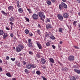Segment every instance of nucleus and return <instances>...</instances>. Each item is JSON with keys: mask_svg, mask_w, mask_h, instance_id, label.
Listing matches in <instances>:
<instances>
[{"mask_svg": "<svg viewBox=\"0 0 80 80\" xmlns=\"http://www.w3.org/2000/svg\"><path fill=\"white\" fill-rule=\"evenodd\" d=\"M61 4H60L59 6V10H61L63 8V7L64 8H67V6L65 3L63 2H61Z\"/></svg>", "mask_w": 80, "mask_h": 80, "instance_id": "1", "label": "nucleus"}, {"mask_svg": "<svg viewBox=\"0 0 80 80\" xmlns=\"http://www.w3.org/2000/svg\"><path fill=\"white\" fill-rule=\"evenodd\" d=\"M38 15L39 17H40L41 20H42L43 22H44V19L45 18V16L44 15V13L42 12H40L39 13ZM43 18L44 19H43Z\"/></svg>", "mask_w": 80, "mask_h": 80, "instance_id": "2", "label": "nucleus"}, {"mask_svg": "<svg viewBox=\"0 0 80 80\" xmlns=\"http://www.w3.org/2000/svg\"><path fill=\"white\" fill-rule=\"evenodd\" d=\"M68 60L69 61H74L75 60V58H74V56L70 55L68 57Z\"/></svg>", "mask_w": 80, "mask_h": 80, "instance_id": "3", "label": "nucleus"}, {"mask_svg": "<svg viewBox=\"0 0 80 80\" xmlns=\"http://www.w3.org/2000/svg\"><path fill=\"white\" fill-rule=\"evenodd\" d=\"M28 46L30 48H32V47H33L31 39H29L28 40Z\"/></svg>", "mask_w": 80, "mask_h": 80, "instance_id": "4", "label": "nucleus"}, {"mask_svg": "<svg viewBox=\"0 0 80 80\" xmlns=\"http://www.w3.org/2000/svg\"><path fill=\"white\" fill-rule=\"evenodd\" d=\"M32 18L34 20H37L38 18V15L37 14L34 13L32 15Z\"/></svg>", "mask_w": 80, "mask_h": 80, "instance_id": "5", "label": "nucleus"}, {"mask_svg": "<svg viewBox=\"0 0 80 80\" xmlns=\"http://www.w3.org/2000/svg\"><path fill=\"white\" fill-rule=\"evenodd\" d=\"M57 17L58 19H59L60 20L62 21V20L63 19V16L61 14H59L57 15Z\"/></svg>", "mask_w": 80, "mask_h": 80, "instance_id": "6", "label": "nucleus"}, {"mask_svg": "<svg viewBox=\"0 0 80 80\" xmlns=\"http://www.w3.org/2000/svg\"><path fill=\"white\" fill-rule=\"evenodd\" d=\"M62 15L63 17H64V18H67L68 17V16H69L68 14L66 13H64L62 14Z\"/></svg>", "mask_w": 80, "mask_h": 80, "instance_id": "7", "label": "nucleus"}, {"mask_svg": "<svg viewBox=\"0 0 80 80\" xmlns=\"http://www.w3.org/2000/svg\"><path fill=\"white\" fill-rule=\"evenodd\" d=\"M36 44L39 49H42V45L39 42H36Z\"/></svg>", "mask_w": 80, "mask_h": 80, "instance_id": "8", "label": "nucleus"}, {"mask_svg": "<svg viewBox=\"0 0 80 80\" xmlns=\"http://www.w3.org/2000/svg\"><path fill=\"white\" fill-rule=\"evenodd\" d=\"M26 68L28 69H31L32 68V65L30 64H28L26 66Z\"/></svg>", "mask_w": 80, "mask_h": 80, "instance_id": "9", "label": "nucleus"}, {"mask_svg": "<svg viewBox=\"0 0 80 80\" xmlns=\"http://www.w3.org/2000/svg\"><path fill=\"white\" fill-rule=\"evenodd\" d=\"M49 37L52 40H55V38L52 35V34H50L49 36Z\"/></svg>", "mask_w": 80, "mask_h": 80, "instance_id": "10", "label": "nucleus"}, {"mask_svg": "<svg viewBox=\"0 0 80 80\" xmlns=\"http://www.w3.org/2000/svg\"><path fill=\"white\" fill-rule=\"evenodd\" d=\"M16 51L17 52H20L22 51V50L19 47H18L16 48Z\"/></svg>", "mask_w": 80, "mask_h": 80, "instance_id": "11", "label": "nucleus"}, {"mask_svg": "<svg viewBox=\"0 0 80 80\" xmlns=\"http://www.w3.org/2000/svg\"><path fill=\"white\" fill-rule=\"evenodd\" d=\"M18 46L21 50L24 48V47H23V46L22 44L19 45Z\"/></svg>", "mask_w": 80, "mask_h": 80, "instance_id": "12", "label": "nucleus"}, {"mask_svg": "<svg viewBox=\"0 0 80 80\" xmlns=\"http://www.w3.org/2000/svg\"><path fill=\"white\" fill-rule=\"evenodd\" d=\"M41 62L42 64H44L45 63V60L44 58H41Z\"/></svg>", "mask_w": 80, "mask_h": 80, "instance_id": "13", "label": "nucleus"}, {"mask_svg": "<svg viewBox=\"0 0 80 80\" xmlns=\"http://www.w3.org/2000/svg\"><path fill=\"white\" fill-rule=\"evenodd\" d=\"M46 28H52V26L50 24H47L46 25Z\"/></svg>", "mask_w": 80, "mask_h": 80, "instance_id": "14", "label": "nucleus"}, {"mask_svg": "<svg viewBox=\"0 0 80 80\" xmlns=\"http://www.w3.org/2000/svg\"><path fill=\"white\" fill-rule=\"evenodd\" d=\"M70 80H76V78L74 77L71 76L69 77Z\"/></svg>", "mask_w": 80, "mask_h": 80, "instance_id": "15", "label": "nucleus"}, {"mask_svg": "<svg viewBox=\"0 0 80 80\" xmlns=\"http://www.w3.org/2000/svg\"><path fill=\"white\" fill-rule=\"evenodd\" d=\"M9 21L11 22H14L15 21V19H14V18L13 17H11L9 19Z\"/></svg>", "mask_w": 80, "mask_h": 80, "instance_id": "16", "label": "nucleus"}, {"mask_svg": "<svg viewBox=\"0 0 80 80\" xmlns=\"http://www.w3.org/2000/svg\"><path fill=\"white\" fill-rule=\"evenodd\" d=\"M16 3L17 4V7L18 8L20 7V4H19V1H18V0L16 1Z\"/></svg>", "mask_w": 80, "mask_h": 80, "instance_id": "17", "label": "nucleus"}, {"mask_svg": "<svg viewBox=\"0 0 80 80\" xmlns=\"http://www.w3.org/2000/svg\"><path fill=\"white\" fill-rule=\"evenodd\" d=\"M4 33L3 31L2 30H0V35H3Z\"/></svg>", "mask_w": 80, "mask_h": 80, "instance_id": "18", "label": "nucleus"}, {"mask_svg": "<svg viewBox=\"0 0 80 80\" xmlns=\"http://www.w3.org/2000/svg\"><path fill=\"white\" fill-rule=\"evenodd\" d=\"M47 3L48 5H50L51 4H52V3L51 2V1H50L49 0H48L47 1Z\"/></svg>", "mask_w": 80, "mask_h": 80, "instance_id": "19", "label": "nucleus"}, {"mask_svg": "<svg viewBox=\"0 0 80 80\" xmlns=\"http://www.w3.org/2000/svg\"><path fill=\"white\" fill-rule=\"evenodd\" d=\"M74 71L75 72H76V73H80V70H78L76 69H74Z\"/></svg>", "mask_w": 80, "mask_h": 80, "instance_id": "20", "label": "nucleus"}, {"mask_svg": "<svg viewBox=\"0 0 80 80\" xmlns=\"http://www.w3.org/2000/svg\"><path fill=\"white\" fill-rule=\"evenodd\" d=\"M8 36V35H7V33H4V35H3V38H5Z\"/></svg>", "mask_w": 80, "mask_h": 80, "instance_id": "21", "label": "nucleus"}, {"mask_svg": "<svg viewBox=\"0 0 80 80\" xmlns=\"http://www.w3.org/2000/svg\"><path fill=\"white\" fill-rule=\"evenodd\" d=\"M49 60L51 63H54V60L52 58H50Z\"/></svg>", "mask_w": 80, "mask_h": 80, "instance_id": "22", "label": "nucleus"}, {"mask_svg": "<svg viewBox=\"0 0 80 80\" xmlns=\"http://www.w3.org/2000/svg\"><path fill=\"white\" fill-rule=\"evenodd\" d=\"M8 9L9 10H13V6H9L8 7Z\"/></svg>", "mask_w": 80, "mask_h": 80, "instance_id": "23", "label": "nucleus"}, {"mask_svg": "<svg viewBox=\"0 0 80 80\" xmlns=\"http://www.w3.org/2000/svg\"><path fill=\"white\" fill-rule=\"evenodd\" d=\"M18 11H19V13H22L23 12V9L22 8H19L18 9Z\"/></svg>", "mask_w": 80, "mask_h": 80, "instance_id": "24", "label": "nucleus"}, {"mask_svg": "<svg viewBox=\"0 0 80 80\" xmlns=\"http://www.w3.org/2000/svg\"><path fill=\"white\" fill-rule=\"evenodd\" d=\"M6 75H7L8 77H12V76L10 73H6Z\"/></svg>", "mask_w": 80, "mask_h": 80, "instance_id": "25", "label": "nucleus"}, {"mask_svg": "<svg viewBox=\"0 0 80 80\" xmlns=\"http://www.w3.org/2000/svg\"><path fill=\"white\" fill-rule=\"evenodd\" d=\"M1 12L2 14H4V15H7V13L5 12H4V11H2Z\"/></svg>", "mask_w": 80, "mask_h": 80, "instance_id": "26", "label": "nucleus"}, {"mask_svg": "<svg viewBox=\"0 0 80 80\" xmlns=\"http://www.w3.org/2000/svg\"><path fill=\"white\" fill-rule=\"evenodd\" d=\"M25 32V33H26V34H28L29 33V31H28V29L26 30Z\"/></svg>", "mask_w": 80, "mask_h": 80, "instance_id": "27", "label": "nucleus"}, {"mask_svg": "<svg viewBox=\"0 0 80 80\" xmlns=\"http://www.w3.org/2000/svg\"><path fill=\"white\" fill-rule=\"evenodd\" d=\"M32 68H36V66L34 64H32L31 65Z\"/></svg>", "mask_w": 80, "mask_h": 80, "instance_id": "28", "label": "nucleus"}, {"mask_svg": "<svg viewBox=\"0 0 80 80\" xmlns=\"http://www.w3.org/2000/svg\"><path fill=\"white\" fill-rule=\"evenodd\" d=\"M27 10L29 12V13H32V10L31 9H28Z\"/></svg>", "mask_w": 80, "mask_h": 80, "instance_id": "29", "label": "nucleus"}, {"mask_svg": "<svg viewBox=\"0 0 80 80\" xmlns=\"http://www.w3.org/2000/svg\"><path fill=\"white\" fill-rule=\"evenodd\" d=\"M25 20L27 21V22H29V19H28L27 18H26L25 17H24Z\"/></svg>", "mask_w": 80, "mask_h": 80, "instance_id": "30", "label": "nucleus"}, {"mask_svg": "<svg viewBox=\"0 0 80 80\" xmlns=\"http://www.w3.org/2000/svg\"><path fill=\"white\" fill-rule=\"evenodd\" d=\"M59 32H62V28H60L59 29Z\"/></svg>", "mask_w": 80, "mask_h": 80, "instance_id": "31", "label": "nucleus"}, {"mask_svg": "<svg viewBox=\"0 0 80 80\" xmlns=\"http://www.w3.org/2000/svg\"><path fill=\"white\" fill-rule=\"evenodd\" d=\"M51 34H50V33H48L47 34H46L45 35L46 37H48V36H50V35Z\"/></svg>", "mask_w": 80, "mask_h": 80, "instance_id": "32", "label": "nucleus"}, {"mask_svg": "<svg viewBox=\"0 0 80 80\" xmlns=\"http://www.w3.org/2000/svg\"><path fill=\"white\" fill-rule=\"evenodd\" d=\"M50 43H49V42H48L46 43V45L47 46H50Z\"/></svg>", "mask_w": 80, "mask_h": 80, "instance_id": "33", "label": "nucleus"}, {"mask_svg": "<svg viewBox=\"0 0 80 80\" xmlns=\"http://www.w3.org/2000/svg\"><path fill=\"white\" fill-rule=\"evenodd\" d=\"M24 71L25 72V73H28V70L27 69H25Z\"/></svg>", "mask_w": 80, "mask_h": 80, "instance_id": "34", "label": "nucleus"}, {"mask_svg": "<svg viewBox=\"0 0 80 80\" xmlns=\"http://www.w3.org/2000/svg\"><path fill=\"white\" fill-rule=\"evenodd\" d=\"M36 73H37L38 75H40V71H38L36 72Z\"/></svg>", "mask_w": 80, "mask_h": 80, "instance_id": "35", "label": "nucleus"}, {"mask_svg": "<svg viewBox=\"0 0 80 80\" xmlns=\"http://www.w3.org/2000/svg\"><path fill=\"white\" fill-rule=\"evenodd\" d=\"M36 56H37V57H38V58H40V55L38 54H37L36 55Z\"/></svg>", "mask_w": 80, "mask_h": 80, "instance_id": "36", "label": "nucleus"}, {"mask_svg": "<svg viewBox=\"0 0 80 80\" xmlns=\"http://www.w3.org/2000/svg\"><path fill=\"white\" fill-rule=\"evenodd\" d=\"M74 47L76 49L78 50V49H79V48H78V47L76 46H74Z\"/></svg>", "mask_w": 80, "mask_h": 80, "instance_id": "37", "label": "nucleus"}, {"mask_svg": "<svg viewBox=\"0 0 80 80\" xmlns=\"http://www.w3.org/2000/svg\"><path fill=\"white\" fill-rule=\"evenodd\" d=\"M37 32L38 33V34H39V35H40V30H38Z\"/></svg>", "mask_w": 80, "mask_h": 80, "instance_id": "38", "label": "nucleus"}, {"mask_svg": "<svg viewBox=\"0 0 80 80\" xmlns=\"http://www.w3.org/2000/svg\"><path fill=\"white\" fill-rule=\"evenodd\" d=\"M11 60H12V61H15V58H11Z\"/></svg>", "mask_w": 80, "mask_h": 80, "instance_id": "39", "label": "nucleus"}, {"mask_svg": "<svg viewBox=\"0 0 80 80\" xmlns=\"http://www.w3.org/2000/svg\"><path fill=\"white\" fill-rule=\"evenodd\" d=\"M42 78L43 80H47V79L45 78L44 77L42 76Z\"/></svg>", "mask_w": 80, "mask_h": 80, "instance_id": "40", "label": "nucleus"}, {"mask_svg": "<svg viewBox=\"0 0 80 80\" xmlns=\"http://www.w3.org/2000/svg\"><path fill=\"white\" fill-rule=\"evenodd\" d=\"M9 24H10V25H12H12H13V23L12 22H10Z\"/></svg>", "mask_w": 80, "mask_h": 80, "instance_id": "41", "label": "nucleus"}, {"mask_svg": "<svg viewBox=\"0 0 80 80\" xmlns=\"http://www.w3.org/2000/svg\"><path fill=\"white\" fill-rule=\"evenodd\" d=\"M30 36H33V34L32 33L30 32L29 33Z\"/></svg>", "mask_w": 80, "mask_h": 80, "instance_id": "42", "label": "nucleus"}, {"mask_svg": "<svg viewBox=\"0 0 80 80\" xmlns=\"http://www.w3.org/2000/svg\"><path fill=\"white\" fill-rule=\"evenodd\" d=\"M76 23L77 21H74L73 22V25H75V24H76Z\"/></svg>", "mask_w": 80, "mask_h": 80, "instance_id": "43", "label": "nucleus"}, {"mask_svg": "<svg viewBox=\"0 0 80 80\" xmlns=\"http://www.w3.org/2000/svg\"><path fill=\"white\" fill-rule=\"evenodd\" d=\"M58 47L60 50H62V48L61 47V46H58Z\"/></svg>", "mask_w": 80, "mask_h": 80, "instance_id": "44", "label": "nucleus"}, {"mask_svg": "<svg viewBox=\"0 0 80 80\" xmlns=\"http://www.w3.org/2000/svg\"><path fill=\"white\" fill-rule=\"evenodd\" d=\"M29 54L30 55H32V54H33V53L32 52L30 51L29 52Z\"/></svg>", "mask_w": 80, "mask_h": 80, "instance_id": "45", "label": "nucleus"}, {"mask_svg": "<svg viewBox=\"0 0 80 80\" xmlns=\"http://www.w3.org/2000/svg\"><path fill=\"white\" fill-rule=\"evenodd\" d=\"M52 48H53V49H55V46H54V45H52Z\"/></svg>", "mask_w": 80, "mask_h": 80, "instance_id": "46", "label": "nucleus"}, {"mask_svg": "<svg viewBox=\"0 0 80 80\" xmlns=\"http://www.w3.org/2000/svg\"><path fill=\"white\" fill-rule=\"evenodd\" d=\"M17 65L18 67H20V63H17Z\"/></svg>", "mask_w": 80, "mask_h": 80, "instance_id": "47", "label": "nucleus"}, {"mask_svg": "<svg viewBox=\"0 0 80 80\" xmlns=\"http://www.w3.org/2000/svg\"><path fill=\"white\" fill-rule=\"evenodd\" d=\"M6 58L7 60L9 59V57L8 56H7Z\"/></svg>", "mask_w": 80, "mask_h": 80, "instance_id": "48", "label": "nucleus"}, {"mask_svg": "<svg viewBox=\"0 0 80 80\" xmlns=\"http://www.w3.org/2000/svg\"><path fill=\"white\" fill-rule=\"evenodd\" d=\"M23 65H25V64H26V62H25V61H23Z\"/></svg>", "mask_w": 80, "mask_h": 80, "instance_id": "49", "label": "nucleus"}, {"mask_svg": "<svg viewBox=\"0 0 80 80\" xmlns=\"http://www.w3.org/2000/svg\"><path fill=\"white\" fill-rule=\"evenodd\" d=\"M10 36L11 37H13V34H11L10 35Z\"/></svg>", "mask_w": 80, "mask_h": 80, "instance_id": "50", "label": "nucleus"}, {"mask_svg": "<svg viewBox=\"0 0 80 80\" xmlns=\"http://www.w3.org/2000/svg\"><path fill=\"white\" fill-rule=\"evenodd\" d=\"M0 71H1V72H2V67H0Z\"/></svg>", "mask_w": 80, "mask_h": 80, "instance_id": "51", "label": "nucleus"}, {"mask_svg": "<svg viewBox=\"0 0 80 80\" xmlns=\"http://www.w3.org/2000/svg\"><path fill=\"white\" fill-rule=\"evenodd\" d=\"M55 0H51L52 2H53V3H54V2H55Z\"/></svg>", "mask_w": 80, "mask_h": 80, "instance_id": "52", "label": "nucleus"}, {"mask_svg": "<svg viewBox=\"0 0 80 80\" xmlns=\"http://www.w3.org/2000/svg\"><path fill=\"white\" fill-rule=\"evenodd\" d=\"M77 68V66H76V65H74L73 66V68Z\"/></svg>", "mask_w": 80, "mask_h": 80, "instance_id": "53", "label": "nucleus"}, {"mask_svg": "<svg viewBox=\"0 0 80 80\" xmlns=\"http://www.w3.org/2000/svg\"><path fill=\"white\" fill-rule=\"evenodd\" d=\"M6 30H9L10 29H9V28H6Z\"/></svg>", "mask_w": 80, "mask_h": 80, "instance_id": "54", "label": "nucleus"}, {"mask_svg": "<svg viewBox=\"0 0 80 80\" xmlns=\"http://www.w3.org/2000/svg\"><path fill=\"white\" fill-rule=\"evenodd\" d=\"M77 2L80 3V0H77Z\"/></svg>", "mask_w": 80, "mask_h": 80, "instance_id": "55", "label": "nucleus"}, {"mask_svg": "<svg viewBox=\"0 0 80 80\" xmlns=\"http://www.w3.org/2000/svg\"><path fill=\"white\" fill-rule=\"evenodd\" d=\"M0 63H2V61L0 59Z\"/></svg>", "mask_w": 80, "mask_h": 80, "instance_id": "56", "label": "nucleus"}, {"mask_svg": "<svg viewBox=\"0 0 80 80\" xmlns=\"http://www.w3.org/2000/svg\"><path fill=\"white\" fill-rule=\"evenodd\" d=\"M63 43V42L62 41L60 42L59 43L60 44H62V43Z\"/></svg>", "mask_w": 80, "mask_h": 80, "instance_id": "57", "label": "nucleus"}, {"mask_svg": "<svg viewBox=\"0 0 80 80\" xmlns=\"http://www.w3.org/2000/svg\"><path fill=\"white\" fill-rule=\"evenodd\" d=\"M47 22H50V20L48 19H47Z\"/></svg>", "mask_w": 80, "mask_h": 80, "instance_id": "58", "label": "nucleus"}, {"mask_svg": "<svg viewBox=\"0 0 80 80\" xmlns=\"http://www.w3.org/2000/svg\"><path fill=\"white\" fill-rule=\"evenodd\" d=\"M12 80H16V78H13L12 79Z\"/></svg>", "mask_w": 80, "mask_h": 80, "instance_id": "59", "label": "nucleus"}, {"mask_svg": "<svg viewBox=\"0 0 80 80\" xmlns=\"http://www.w3.org/2000/svg\"><path fill=\"white\" fill-rule=\"evenodd\" d=\"M19 55L20 56H21L23 55V54H22L21 53H19Z\"/></svg>", "mask_w": 80, "mask_h": 80, "instance_id": "60", "label": "nucleus"}, {"mask_svg": "<svg viewBox=\"0 0 80 80\" xmlns=\"http://www.w3.org/2000/svg\"><path fill=\"white\" fill-rule=\"evenodd\" d=\"M62 1L64 2H66V0H62Z\"/></svg>", "mask_w": 80, "mask_h": 80, "instance_id": "61", "label": "nucleus"}, {"mask_svg": "<svg viewBox=\"0 0 80 80\" xmlns=\"http://www.w3.org/2000/svg\"><path fill=\"white\" fill-rule=\"evenodd\" d=\"M38 27H40V24H38Z\"/></svg>", "mask_w": 80, "mask_h": 80, "instance_id": "62", "label": "nucleus"}, {"mask_svg": "<svg viewBox=\"0 0 80 80\" xmlns=\"http://www.w3.org/2000/svg\"><path fill=\"white\" fill-rule=\"evenodd\" d=\"M51 67H52V66H53V64L51 63Z\"/></svg>", "mask_w": 80, "mask_h": 80, "instance_id": "63", "label": "nucleus"}, {"mask_svg": "<svg viewBox=\"0 0 80 80\" xmlns=\"http://www.w3.org/2000/svg\"><path fill=\"white\" fill-rule=\"evenodd\" d=\"M14 40H15L16 39V37H14Z\"/></svg>", "mask_w": 80, "mask_h": 80, "instance_id": "64", "label": "nucleus"}]
</instances>
